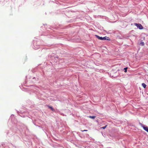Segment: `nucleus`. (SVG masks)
Here are the masks:
<instances>
[{
	"label": "nucleus",
	"mask_w": 148,
	"mask_h": 148,
	"mask_svg": "<svg viewBox=\"0 0 148 148\" xmlns=\"http://www.w3.org/2000/svg\"><path fill=\"white\" fill-rule=\"evenodd\" d=\"M127 67H126V68H125L124 69L125 70V72H127Z\"/></svg>",
	"instance_id": "9"
},
{
	"label": "nucleus",
	"mask_w": 148,
	"mask_h": 148,
	"mask_svg": "<svg viewBox=\"0 0 148 148\" xmlns=\"http://www.w3.org/2000/svg\"><path fill=\"white\" fill-rule=\"evenodd\" d=\"M134 25L136 26L139 29H143V27L142 25L139 23H135Z\"/></svg>",
	"instance_id": "2"
},
{
	"label": "nucleus",
	"mask_w": 148,
	"mask_h": 148,
	"mask_svg": "<svg viewBox=\"0 0 148 148\" xmlns=\"http://www.w3.org/2000/svg\"><path fill=\"white\" fill-rule=\"evenodd\" d=\"M89 118L92 119H94L95 118H96V116H89L88 117Z\"/></svg>",
	"instance_id": "5"
},
{
	"label": "nucleus",
	"mask_w": 148,
	"mask_h": 148,
	"mask_svg": "<svg viewBox=\"0 0 148 148\" xmlns=\"http://www.w3.org/2000/svg\"><path fill=\"white\" fill-rule=\"evenodd\" d=\"M49 108L51 109V110L53 111H55V110L54 109H53L51 106H47Z\"/></svg>",
	"instance_id": "4"
},
{
	"label": "nucleus",
	"mask_w": 148,
	"mask_h": 148,
	"mask_svg": "<svg viewBox=\"0 0 148 148\" xmlns=\"http://www.w3.org/2000/svg\"><path fill=\"white\" fill-rule=\"evenodd\" d=\"M88 130H83V131H82V132H84V131H87Z\"/></svg>",
	"instance_id": "10"
},
{
	"label": "nucleus",
	"mask_w": 148,
	"mask_h": 148,
	"mask_svg": "<svg viewBox=\"0 0 148 148\" xmlns=\"http://www.w3.org/2000/svg\"><path fill=\"white\" fill-rule=\"evenodd\" d=\"M144 130L148 132V127L145 126L143 124L140 123Z\"/></svg>",
	"instance_id": "3"
},
{
	"label": "nucleus",
	"mask_w": 148,
	"mask_h": 148,
	"mask_svg": "<svg viewBox=\"0 0 148 148\" xmlns=\"http://www.w3.org/2000/svg\"><path fill=\"white\" fill-rule=\"evenodd\" d=\"M107 125H106L105 126H104L101 127V128L105 129V128H106V127H107Z\"/></svg>",
	"instance_id": "7"
},
{
	"label": "nucleus",
	"mask_w": 148,
	"mask_h": 148,
	"mask_svg": "<svg viewBox=\"0 0 148 148\" xmlns=\"http://www.w3.org/2000/svg\"><path fill=\"white\" fill-rule=\"evenodd\" d=\"M95 36L99 39L100 40H110V39L109 38V37L107 36H105L104 37H100L98 35H95Z\"/></svg>",
	"instance_id": "1"
},
{
	"label": "nucleus",
	"mask_w": 148,
	"mask_h": 148,
	"mask_svg": "<svg viewBox=\"0 0 148 148\" xmlns=\"http://www.w3.org/2000/svg\"><path fill=\"white\" fill-rule=\"evenodd\" d=\"M142 86L144 88H145L146 86V85L145 83H142Z\"/></svg>",
	"instance_id": "6"
},
{
	"label": "nucleus",
	"mask_w": 148,
	"mask_h": 148,
	"mask_svg": "<svg viewBox=\"0 0 148 148\" xmlns=\"http://www.w3.org/2000/svg\"><path fill=\"white\" fill-rule=\"evenodd\" d=\"M140 45L142 46H143L144 45V43L143 42H141L140 43Z\"/></svg>",
	"instance_id": "8"
}]
</instances>
